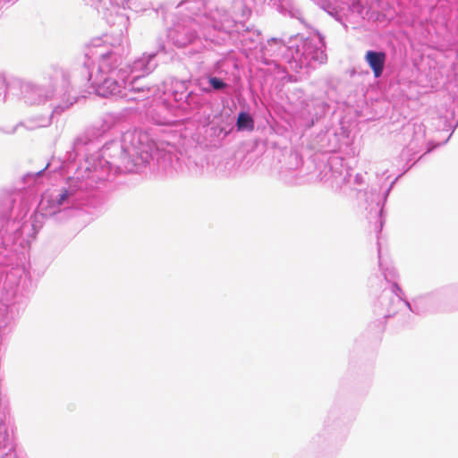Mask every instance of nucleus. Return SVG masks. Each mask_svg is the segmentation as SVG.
Instances as JSON below:
<instances>
[{"label": "nucleus", "instance_id": "nucleus-1", "mask_svg": "<svg viewBox=\"0 0 458 458\" xmlns=\"http://www.w3.org/2000/svg\"><path fill=\"white\" fill-rule=\"evenodd\" d=\"M386 55L384 52L368 51L365 55V60L373 71L375 78L382 75Z\"/></svg>", "mask_w": 458, "mask_h": 458}, {"label": "nucleus", "instance_id": "nucleus-2", "mask_svg": "<svg viewBox=\"0 0 458 458\" xmlns=\"http://www.w3.org/2000/svg\"><path fill=\"white\" fill-rule=\"evenodd\" d=\"M100 94L103 96H112L119 92L118 83L111 79L104 81L102 85L99 87Z\"/></svg>", "mask_w": 458, "mask_h": 458}, {"label": "nucleus", "instance_id": "nucleus-3", "mask_svg": "<svg viewBox=\"0 0 458 458\" xmlns=\"http://www.w3.org/2000/svg\"><path fill=\"white\" fill-rule=\"evenodd\" d=\"M237 126L239 129L253 128V120L247 113H240L237 118Z\"/></svg>", "mask_w": 458, "mask_h": 458}, {"label": "nucleus", "instance_id": "nucleus-4", "mask_svg": "<svg viewBox=\"0 0 458 458\" xmlns=\"http://www.w3.org/2000/svg\"><path fill=\"white\" fill-rule=\"evenodd\" d=\"M143 90V81L140 77L133 79L131 82L130 92L140 93Z\"/></svg>", "mask_w": 458, "mask_h": 458}, {"label": "nucleus", "instance_id": "nucleus-5", "mask_svg": "<svg viewBox=\"0 0 458 458\" xmlns=\"http://www.w3.org/2000/svg\"><path fill=\"white\" fill-rule=\"evenodd\" d=\"M208 81L215 89H223L226 87V84L222 80L216 77H211Z\"/></svg>", "mask_w": 458, "mask_h": 458}, {"label": "nucleus", "instance_id": "nucleus-6", "mask_svg": "<svg viewBox=\"0 0 458 458\" xmlns=\"http://www.w3.org/2000/svg\"><path fill=\"white\" fill-rule=\"evenodd\" d=\"M68 198V191L66 190H64L61 194H60V198L58 199V204L61 205L63 204V202L67 199Z\"/></svg>", "mask_w": 458, "mask_h": 458}, {"label": "nucleus", "instance_id": "nucleus-7", "mask_svg": "<svg viewBox=\"0 0 458 458\" xmlns=\"http://www.w3.org/2000/svg\"><path fill=\"white\" fill-rule=\"evenodd\" d=\"M130 98H131V99H136V98H134V97H132V96H131V97H130Z\"/></svg>", "mask_w": 458, "mask_h": 458}]
</instances>
